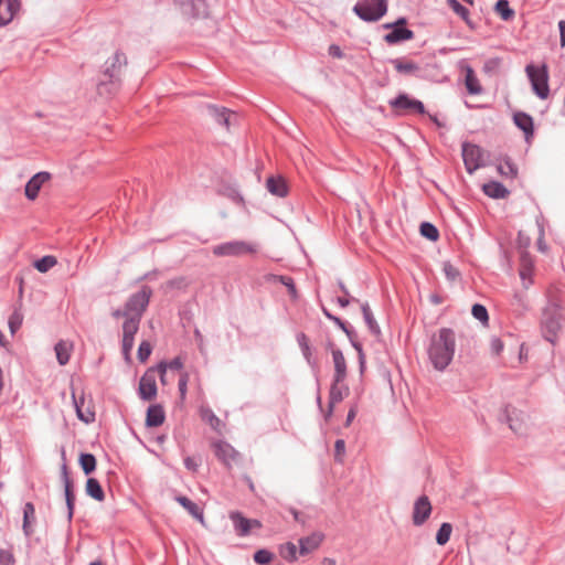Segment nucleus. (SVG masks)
Masks as SVG:
<instances>
[{
	"mask_svg": "<svg viewBox=\"0 0 565 565\" xmlns=\"http://www.w3.org/2000/svg\"><path fill=\"white\" fill-rule=\"evenodd\" d=\"M455 350V331L450 328H441L431 335L427 347V355L434 369L441 372L451 363Z\"/></svg>",
	"mask_w": 565,
	"mask_h": 565,
	"instance_id": "obj_1",
	"label": "nucleus"
},
{
	"mask_svg": "<svg viewBox=\"0 0 565 565\" xmlns=\"http://www.w3.org/2000/svg\"><path fill=\"white\" fill-rule=\"evenodd\" d=\"M127 65V57L122 52L116 51L104 64L97 92L100 96L108 97L120 87L122 70Z\"/></svg>",
	"mask_w": 565,
	"mask_h": 565,
	"instance_id": "obj_2",
	"label": "nucleus"
},
{
	"mask_svg": "<svg viewBox=\"0 0 565 565\" xmlns=\"http://www.w3.org/2000/svg\"><path fill=\"white\" fill-rule=\"evenodd\" d=\"M258 248L257 243L234 239L213 246L212 253L217 257H241L247 254H256Z\"/></svg>",
	"mask_w": 565,
	"mask_h": 565,
	"instance_id": "obj_3",
	"label": "nucleus"
},
{
	"mask_svg": "<svg viewBox=\"0 0 565 565\" xmlns=\"http://www.w3.org/2000/svg\"><path fill=\"white\" fill-rule=\"evenodd\" d=\"M525 73L530 79L534 94L541 99H546L550 94L547 66L545 64L541 66L527 64Z\"/></svg>",
	"mask_w": 565,
	"mask_h": 565,
	"instance_id": "obj_4",
	"label": "nucleus"
},
{
	"mask_svg": "<svg viewBox=\"0 0 565 565\" xmlns=\"http://www.w3.org/2000/svg\"><path fill=\"white\" fill-rule=\"evenodd\" d=\"M353 11L363 21L375 22L387 12V0H360Z\"/></svg>",
	"mask_w": 565,
	"mask_h": 565,
	"instance_id": "obj_5",
	"label": "nucleus"
},
{
	"mask_svg": "<svg viewBox=\"0 0 565 565\" xmlns=\"http://www.w3.org/2000/svg\"><path fill=\"white\" fill-rule=\"evenodd\" d=\"M462 159L466 170L470 174L486 164L484 151L470 142L462 143Z\"/></svg>",
	"mask_w": 565,
	"mask_h": 565,
	"instance_id": "obj_6",
	"label": "nucleus"
},
{
	"mask_svg": "<svg viewBox=\"0 0 565 565\" xmlns=\"http://www.w3.org/2000/svg\"><path fill=\"white\" fill-rule=\"evenodd\" d=\"M151 294V288L143 286L139 291L129 297L125 306L131 317H138L141 320L142 313L149 305Z\"/></svg>",
	"mask_w": 565,
	"mask_h": 565,
	"instance_id": "obj_7",
	"label": "nucleus"
},
{
	"mask_svg": "<svg viewBox=\"0 0 565 565\" xmlns=\"http://www.w3.org/2000/svg\"><path fill=\"white\" fill-rule=\"evenodd\" d=\"M140 319L138 317H128L122 324L121 351L125 360L130 359V353L135 344V335L139 330Z\"/></svg>",
	"mask_w": 565,
	"mask_h": 565,
	"instance_id": "obj_8",
	"label": "nucleus"
},
{
	"mask_svg": "<svg viewBox=\"0 0 565 565\" xmlns=\"http://www.w3.org/2000/svg\"><path fill=\"white\" fill-rule=\"evenodd\" d=\"M405 23L406 20L404 18H401L399 20H397V22L393 24H385V28H393V30L390 33L385 34L384 40L388 44H396L403 41L412 40L414 38V32L403 26Z\"/></svg>",
	"mask_w": 565,
	"mask_h": 565,
	"instance_id": "obj_9",
	"label": "nucleus"
},
{
	"mask_svg": "<svg viewBox=\"0 0 565 565\" xmlns=\"http://www.w3.org/2000/svg\"><path fill=\"white\" fill-rule=\"evenodd\" d=\"M431 503L427 495H420L413 507L412 521L415 526H422L430 516Z\"/></svg>",
	"mask_w": 565,
	"mask_h": 565,
	"instance_id": "obj_10",
	"label": "nucleus"
},
{
	"mask_svg": "<svg viewBox=\"0 0 565 565\" xmlns=\"http://www.w3.org/2000/svg\"><path fill=\"white\" fill-rule=\"evenodd\" d=\"M156 372L149 369L140 379L138 394L143 401H152L157 396Z\"/></svg>",
	"mask_w": 565,
	"mask_h": 565,
	"instance_id": "obj_11",
	"label": "nucleus"
},
{
	"mask_svg": "<svg viewBox=\"0 0 565 565\" xmlns=\"http://www.w3.org/2000/svg\"><path fill=\"white\" fill-rule=\"evenodd\" d=\"M390 104L397 109L412 110L420 115L425 114L424 104L418 99L411 98L407 94H399Z\"/></svg>",
	"mask_w": 565,
	"mask_h": 565,
	"instance_id": "obj_12",
	"label": "nucleus"
},
{
	"mask_svg": "<svg viewBox=\"0 0 565 565\" xmlns=\"http://www.w3.org/2000/svg\"><path fill=\"white\" fill-rule=\"evenodd\" d=\"M61 476L64 483V494L67 507V520L71 522L74 514L75 494L73 492V484L70 478L67 466L63 463L61 469Z\"/></svg>",
	"mask_w": 565,
	"mask_h": 565,
	"instance_id": "obj_13",
	"label": "nucleus"
},
{
	"mask_svg": "<svg viewBox=\"0 0 565 565\" xmlns=\"http://www.w3.org/2000/svg\"><path fill=\"white\" fill-rule=\"evenodd\" d=\"M230 518L233 522L235 532L239 536L248 535L253 526H260L259 521L246 519L239 512H232Z\"/></svg>",
	"mask_w": 565,
	"mask_h": 565,
	"instance_id": "obj_14",
	"label": "nucleus"
},
{
	"mask_svg": "<svg viewBox=\"0 0 565 565\" xmlns=\"http://www.w3.org/2000/svg\"><path fill=\"white\" fill-rule=\"evenodd\" d=\"M216 457L227 467L237 459L238 452L228 443L218 440L213 444Z\"/></svg>",
	"mask_w": 565,
	"mask_h": 565,
	"instance_id": "obj_15",
	"label": "nucleus"
},
{
	"mask_svg": "<svg viewBox=\"0 0 565 565\" xmlns=\"http://www.w3.org/2000/svg\"><path fill=\"white\" fill-rule=\"evenodd\" d=\"M206 115L213 118L218 125L230 127L232 118L236 117V115L230 111L225 107H218L212 104L205 106Z\"/></svg>",
	"mask_w": 565,
	"mask_h": 565,
	"instance_id": "obj_16",
	"label": "nucleus"
},
{
	"mask_svg": "<svg viewBox=\"0 0 565 565\" xmlns=\"http://www.w3.org/2000/svg\"><path fill=\"white\" fill-rule=\"evenodd\" d=\"M50 177L49 172H39L34 174L25 184V196L29 200H35L41 186L49 181Z\"/></svg>",
	"mask_w": 565,
	"mask_h": 565,
	"instance_id": "obj_17",
	"label": "nucleus"
},
{
	"mask_svg": "<svg viewBox=\"0 0 565 565\" xmlns=\"http://www.w3.org/2000/svg\"><path fill=\"white\" fill-rule=\"evenodd\" d=\"M513 122L524 132L525 140L530 141L534 135L533 118L524 111H516L513 115Z\"/></svg>",
	"mask_w": 565,
	"mask_h": 565,
	"instance_id": "obj_18",
	"label": "nucleus"
},
{
	"mask_svg": "<svg viewBox=\"0 0 565 565\" xmlns=\"http://www.w3.org/2000/svg\"><path fill=\"white\" fill-rule=\"evenodd\" d=\"M19 9V0H0V26L9 24Z\"/></svg>",
	"mask_w": 565,
	"mask_h": 565,
	"instance_id": "obj_19",
	"label": "nucleus"
},
{
	"mask_svg": "<svg viewBox=\"0 0 565 565\" xmlns=\"http://www.w3.org/2000/svg\"><path fill=\"white\" fill-rule=\"evenodd\" d=\"M180 8L184 15L200 17L206 12L204 0H179Z\"/></svg>",
	"mask_w": 565,
	"mask_h": 565,
	"instance_id": "obj_20",
	"label": "nucleus"
},
{
	"mask_svg": "<svg viewBox=\"0 0 565 565\" xmlns=\"http://www.w3.org/2000/svg\"><path fill=\"white\" fill-rule=\"evenodd\" d=\"M542 324L545 339L554 343L556 333L561 328L559 318L555 313H545Z\"/></svg>",
	"mask_w": 565,
	"mask_h": 565,
	"instance_id": "obj_21",
	"label": "nucleus"
},
{
	"mask_svg": "<svg viewBox=\"0 0 565 565\" xmlns=\"http://www.w3.org/2000/svg\"><path fill=\"white\" fill-rule=\"evenodd\" d=\"M323 540V534L315 532L306 537L299 540V552L301 555L309 554L317 550Z\"/></svg>",
	"mask_w": 565,
	"mask_h": 565,
	"instance_id": "obj_22",
	"label": "nucleus"
},
{
	"mask_svg": "<svg viewBox=\"0 0 565 565\" xmlns=\"http://www.w3.org/2000/svg\"><path fill=\"white\" fill-rule=\"evenodd\" d=\"M332 358L334 364L333 379L335 382H343L347 377V362L344 355L341 350L335 349L332 350Z\"/></svg>",
	"mask_w": 565,
	"mask_h": 565,
	"instance_id": "obj_23",
	"label": "nucleus"
},
{
	"mask_svg": "<svg viewBox=\"0 0 565 565\" xmlns=\"http://www.w3.org/2000/svg\"><path fill=\"white\" fill-rule=\"evenodd\" d=\"M504 419L508 422L509 427L514 433H521L523 427L524 414L515 408L507 407L504 409Z\"/></svg>",
	"mask_w": 565,
	"mask_h": 565,
	"instance_id": "obj_24",
	"label": "nucleus"
},
{
	"mask_svg": "<svg viewBox=\"0 0 565 565\" xmlns=\"http://www.w3.org/2000/svg\"><path fill=\"white\" fill-rule=\"evenodd\" d=\"M166 418L164 411L161 405H150L147 411L146 425L148 427H158L163 424Z\"/></svg>",
	"mask_w": 565,
	"mask_h": 565,
	"instance_id": "obj_25",
	"label": "nucleus"
},
{
	"mask_svg": "<svg viewBox=\"0 0 565 565\" xmlns=\"http://www.w3.org/2000/svg\"><path fill=\"white\" fill-rule=\"evenodd\" d=\"M342 382H335L333 379L331 388H330V402H329V411L328 415L330 416L333 411L334 404L341 402L344 396L348 394L349 388L344 385H341Z\"/></svg>",
	"mask_w": 565,
	"mask_h": 565,
	"instance_id": "obj_26",
	"label": "nucleus"
},
{
	"mask_svg": "<svg viewBox=\"0 0 565 565\" xmlns=\"http://www.w3.org/2000/svg\"><path fill=\"white\" fill-rule=\"evenodd\" d=\"M175 501L180 503L194 519L204 524V515L202 509L184 495L175 497Z\"/></svg>",
	"mask_w": 565,
	"mask_h": 565,
	"instance_id": "obj_27",
	"label": "nucleus"
},
{
	"mask_svg": "<svg viewBox=\"0 0 565 565\" xmlns=\"http://www.w3.org/2000/svg\"><path fill=\"white\" fill-rule=\"evenodd\" d=\"M486 195L492 199H504L509 195V190L498 181H490L482 186Z\"/></svg>",
	"mask_w": 565,
	"mask_h": 565,
	"instance_id": "obj_28",
	"label": "nucleus"
},
{
	"mask_svg": "<svg viewBox=\"0 0 565 565\" xmlns=\"http://www.w3.org/2000/svg\"><path fill=\"white\" fill-rule=\"evenodd\" d=\"M391 64L398 73L405 75H416L420 70L418 64L405 58H393Z\"/></svg>",
	"mask_w": 565,
	"mask_h": 565,
	"instance_id": "obj_29",
	"label": "nucleus"
},
{
	"mask_svg": "<svg viewBox=\"0 0 565 565\" xmlns=\"http://www.w3.org/2000/svg\"><path fill=\"white\" fill-rule=\"evenodd\" d=\"M266 188L269 193L276 195L278 198H284L287 195V185L284 179L270 177L267 179Z\"/></svg>",
	"mask_w": 565,
	"mask_h": 565,
	"instance_id": "obj_30",
	"label": "nucleus"
},
{
	"mask_svg": "<svg viewBox=\"0 0 565 565\" xmlns=\"http://www.w3.org/2000/svg\"><path fill=\"white\" fill-rule=\"evenodd\" d=\"M73 344L68 341L61 340L55 344V354L60 365L68 363Z\"/></svg>",
	"mask_w": 565,
	"mask_h": 565,
	"instance_id": "obj_31",
	"label": "nucleus"
},
{
	"mask_svg": "<svg viewBox=\"0 0 565 565\" xmlns=\"http://www.w3.org/2000/svg\"><path fill=\"white\" fill-rule=\"evenodd\" d=\"M35 522V508L31 502H26L23 508V532L26 536L33 533L32 524Z\"/></svg>",
	"mask_w": 565,
	"mask_h": 565,
	"instance_id": "obj_32",
	"label": "nucleus"
},
{
	"mask_svg": "<svg viewBox=\"0 0 565 565\" xmlns=\"http://www.w3.org/2000/svg\"><path fill=\"white\" fill-rule=\"evenodd\" d=\"M200 416L203 422L207 423L211 426L212 429H214L217 433H221L223 424L210 407L202 406L200 408Z\"/></svg>",
	"mask_w": 565,
	"mask_h": 565,
	"instance_id": "obj_33",
	"label": "nucleus"
},
{
	"mask_svg": "<svg viewBox=\"0 0 565 565\" xmlns=\"http://www.w3.org/2000/svg\"><path fill=\"white\" fill-rule=\"evenodd\" d=\"M341 330L347 334V337L349 338L352 347L356 350L358 355H359L360 370H361V372H363L364 364H365V356H364L361 343H359L355 340V332H354V330L352 328L348 327L347 323L344 324V329H341Z\"/></svg>",
	"mask_w": 565,
	"mask_h": 565,
	"instance_id": "obj_34",
	"label": "nucleus"
},
{
	"mask_svg": "<svg viewBox=\"0 0 565 565\" xmlns=\"http://www.w3.org/2000/svg\"><path fill=\"white\" fill-rule=\"evenodd\" d=\"M361 310L363 313L364 321H365L367 328L370 329V331L374 334H379L381 332V330H380V327L373 316V312H372L369 303L362 302Z\"/></svg>",
	"mask_w": 565,
	"mask_h": 565,
	"instance_id": "obj_35",
	"label": "nucleus"
},
{
	"mask_svg": "<svg viewBox=\"0 0 565 565\" xmlns=\"http://www.w3.org/2000/svg\"><path fill=\"white\" fill-rule=\"evenodd\" d=\"M86 493L97 501H103L105 499L104 490L99 481L95 478L87 479Z\"/></svg>",
	"mask_w": 565,
	"mask_h": 565,
	"instance_id": "obj_36",
	"label": "nucleus"
},
{
	"mask_svg": "<svg viewBox=\"0 0 565 565\" xmlns=\"http://www.w3.org/2000/svg\"><path fill=\"white\" fill-rule=\"evenodd\" d=\"M297 342L307 363L311 366H315L316 361L312 359L311 348L309 345L307 335L305 333L297 334Z\"/></svg>",
	"mask_w": 565,
	"mask_h": 565,
	"instance_id": "obj_37",
	"label": "nucleus"
},
{
	"mask_svg": "<svg viewBox=\"0 0 565 565\" xmlns=\"http://www.w3.org/2000/svg\"><path fill=\"white\" fill-rule=\"evenodd\" d=\"M452 533V525L448 522H445L440 525L436 534V543L438 545H445L450 540Z\"/></svg>",
	"mask_w": 565,
	"mask_h": 565,
	"instance_id": "obj_38",
	"label": "nucleus"
},
{
	"mask_svg": "<svg viewBox=\"0 0 565 565\" xmlns=\"http://www.w3.org/2000/svg\"><path fill=\"white\" fill-rule=\"evenodd\" d=\"M23 322V313L20 309H14L8 319V327L12 335L21 328Z\"/></svg>",
	"mask_w": 565,
	"mask_h": 565,
	"instance_id": "obj_39",
	"label": "nucleus"
},
{
	"mask_svg": "<svg viewBox=\"0 0 565 565\" xmlns=\"http://www.w3.org/2000/svg\"><path fill=\"white\" fill-rule=\"evenodd\" d=\"M79 465L85 475H90L96 469V458L92 454H82Z\"/></svg>",
	"mask_w": 565,
	"mask_h": 565,
	"instance_id": "obj_40",
	"label": "nucleus"
},
{
	"mask_svg": "<svg viewBox=\"0 0 565 565\" xmlns=\"http://www.w3.org/2000/svg\"><path fill=\"white\" fill-rule=\"evenodd\" d=\"M495 11L504 21H509L514 17V11L510 8L508 0H499L495 3Z\"/></svg>",
	"mask_w": 565,
	"mask_h": 565,
	"instance_id": "obj_41",
	"label": "nucleus"
},
{
	"mask_svg": "<svg viewBox=\"0 0 565 565\" xmlns=\"http://www.w3.org/2000/svg\"><path fill=\"white\" fill-rule=\"evenodd\" d=\"M419 231L420 234L429 241H436L439 236L437 227L429 222H423Z\"/></svg>",
	"mask_w": 565,
	"mask_h": 565,
	"instance_id": "obj_42",
	"label": "nucleus"
},
{
	"mask_svg": "<svg viewBox=\"0 0 565 565\" xmlns=\"http://www.w3.org/2000/svg\"><path fill=\"white\" fill-rule=\"evenodd\" d=\"M55 265H56V258L54 256H44L34 263V267L40 273H46Z\"/></svg>",
	"mask_w": 565,
	"mask_h": 565,
	"instance_id": "obj_43",
	"label": "nucleus"
},
{
	"mask_svg": "<svg viewBox=\"0 0 565 565\" xmlns=\"http://www.w3.org/2000/svg\"><path fill=\"white\" fill-rule=\"evenodd\" d=\"M466 87L470 94L476 95L481 93L479 82L470 68L468 70V74L466 76Z\"/></svg>",
	"mask_w": 565,
	"mask_h": 565,
	"instance_id": "obj_44",
	"label": "nucleus"
},
{
	"mask_svg": "<svg viewBox=\"0 0 565 565\" xmlns=\"http://www.w3.org/2000/svg\"><path fill=\"white\" fill-rule=\"evenodd\" d=\"M498 172L503 177L514 178L518 173V169L510 160H505L498 166Z\"/></svg>",
	"mask_w": 565,
	"mask_h": 565,
	"instance_id": "obj_45",
	"label": "nucleus"
},
{
	"mask_svg": "<svg viewBox=\"0 0 565 565\" xmlns=\"http://www.w3.org/2000/svg\"><path fill=\"white\" fill-rule=\"evenodd\" d=\"M471 313L475 319L479 320L482 323H487L489 320L488 310L483 305L475 303L472 306Z\"/></svg>",
	"mask_w": 565,
	"mask_h": 565,
	"instance_id": "obj_46",
	"label": "nucleus"
},
{
	"mask_svg": "<svg viewBox=\"0 0 565 565\" xmlns=\"http://www.w3.org/2000/svg\"><path fill=\"white\" fill-rule=\"evenodd\" d=\"M443 271L449 281H455L460 277V271L449 262H444Z\"/></svg>",
	"mask_w": 565,
	"mask_h": 565,
	"instance_id": "obj_47",
	"label": "nucleus"
},
{
	"mask_svg": "<svg viewBox=\"0 0 565 565\" xmlns=\"http://www.w3.org/2000/svg\"><path fill=\"white\" fill-rule=\"evenodd\" d=\"M152 352V347L148 341H142L138 348V360L145 363Z\"/></svg>",
	"mask_w": 565,
	"mask_h": 565,
	"instance_id": "obj_48",
	"label": "nucleus"
},
{
	"mask_svg": "<svg viewBox=\"0 0 565 565\" xmlns=\"http://www.w3.org/2000/svg\"><path fill=\"white\" fill-rule=\"evenodd\" d=\"M273 556V553L268 550H258L254 554V561L257 564L265 565L271 562Z\"/></svg>",
	"mask_w": 565,
	"mask_h": 565,
	"instance_id": "obj_49",
	"label": "nucleus"
},
{
	"mask_svg": "<svg viewBox=\"0 0 565 565\" xmlns=\"http://www.w3.org/2000/svg\"><path fill=\"white\" fill-rule=\"evenodd\" d=\"M448 6L454 10L455 13H457L460 18L463 20L468 19L469 11L467 8H465L460 2L457 0H447Z\"/></svg>",
	"mask_w": 565,
	"mask_h": 565,
	"instance_id": "obj_50",
	"label": "nucleus"
},
{
	"mask_svg": "<svg viewBox=\"0 0 565 565\" xmlns=\"http://www.w3.org/2000/svg\"><path fill=\"white\" fill-rule=\"evenodd\" d=\"M285 559L295 561L297 558V546L294 543H287L281 550Z\"/></svg>",
	"mask_w": 565,
	"mask_h": 565,
	"instance_id": "obj_51",
	"label": "nucleus"
},
{
	"mask_svg": "<svg viewBox=\"0 0 565 565\" xmlns=\"http://www.w3.org/2000/svg\"><path fill=\"white\" fill-rule=\"evenodd\" d=\"M276 279L281 282L284 286L287 287L289 294L291 297H296L297 296V290H296V286L294 284V280L291 277L289 276H277Z\"/></svg>",
	"mask_w": 565,
	"mask_h": 565,
	"instance_id": "obj_52",
	"label": "nucleus"
},
{
	"mask_svg": "<svg viewBox=\"0 0 565 565\" xmlns=\"http://www.w3.org/2000/svg\"><path fill=\"white\" fill-rule=\"evenodd\" d=\"M188 382H189V374L186 372H183L180 375L179 383H178V388H179L181 399H184L186 396Z\"/></svg>",
	"mask_w": 565,
	"mask_h": 565,
	"instance_id": "obj_53",
	"label": "nucleus"
},
{
	"mask_svg": "<svg viewBox=\"0 0 565 565\" xmlns=\"http://www.w3.org/2000/svg\"><path fill=\"white\" fill-rule=\"evenodd\" d=\"M77 417L79 420L89 424L95 420V413L89 407L86 409H77Z\"/></svg>",
	"mask_w": 565,
	"mask_h": 565,
	"instance_id": "obj_54",
	"label": "nucleus"
},
{
	"mask_svg": "<svg viewBox=\"0 0 565 565\" xmlns=\"http://www.w3.org/2000/svg\"><path fill=\"white\" fill-rule=\"evenodd\" d=\"M14 556L9 550H0V565H13Z\"/></svg>",
	"mask_w": 565,
	"mask_h": 565,
	"instance_id": "obj_55",
	"label": "nucleus"
},
{
	"mask_svg": "<svg viewBox=\"0 0 565 565\" xmlns=\"http://www.w3.org/2000/svg\"><path fill=\"white\" fill-rule=\"evenodd\" d=\"M322 312L323 315L329 319L331 320L332 322H334L340 329H344V324L345 322L342 321L339 317L332 315L331 312H329L328 309H326L324 307L322 308Z\"/></svg>",
	"mask_w": 565,
	"mask_h": 565,
	"instance_id": "obj_56",
	"label": "nucleus"
},
{
	"mask_svg": "<svg viewBox=\"0 0 565 565\" xmlns=\"http://www.w3.org/2000/svg\"><path fill=\"white\" fill-rule=\"evenodd\" d=\"M182 367H183V362L179 356L174 358L169 363H167V370L170 369V370H174V371H180V370H182Z\"/></svg>",
	"mask_w": 565,
	"mask_h": 565,
	"instance_id": "obj_57",
	"label": "nucleus"
},
{
	"mask_svg": "<svg viewBox=\"0 0 565 565\" xmlns=\"http://www.w3.org/2000/svg\"><path fill=\"white\" fill-rule=\"evenodd\" d=\"M329 54L335 58H342L343 52L339 45L332 44L329 46Z\"/></svg>",
	"mask_w": 565,
	"mask_h": 565,
	"instance_id": "obj_58",
	"label": "nucleus"
},
{
	"mask_svg": "<svg viewBox=\"0 0 565 565\" xmlns=\"http://www.w3.org/2000/svg\"><path fill=\"white\" fill-rule=\"evenodd\" d=\"M491 349L494 353L499 354L503 349V343L499 338H493L491 340Z\"/></svg>",
	"mask_w": 565,
	"mask_h": 565,
	"instance_id": "obj_59",
	"label": "nucleus"
},
{
	"mask_svg": "<svg viewBox=\"0 0 565 565\" xmlns=\"http://www.w3.org/2000/svg\"><path fill=\"white\" fill-rule=\"evenodd\" d=\"M558 29H559V43L561 46H565V20H561L558 22Z\"/></svg>",
	"mask_w": 565,
	"mask_h": 565,
	"instance_id": "obj_60",
	"label": "nucleus"
},
{
	"mask_svg": "<svg viewBox=\"0 0 565 565\" xmlns=\"http://www.w3.org/2000/svg\"><path fill=\"white\" fill-rule=\"evenodd\" d=\"M350 301H356V302H358L359 300H358V299H355V298L350 299V298H349V296H345V295H344L343 297H338V298H337V303H338L340 307H342V308L348 307V306H349V303H350Z\"/></svg>",
	"mask_w": 565,
	"mask_h": 565,
	"instance_id": "obj_61",
	"label": "nucleus"
},
{
	"mask_svg": "<svg viewBox=\"0 0 565 565\" xmlns=\"http://www.w3.org/2000/svg\"><path fill=\"white\" fill-rule=\"evenodd\" d=\"M337 456L343 455L345 451V443L342 439H338L334 444Z\"/></svg>",
	"mask_w": 565,
	"mask_h": 565,
	"instance_id": "obj_62",
	"label": "nucleus"
},
{
	"mask_svg": "<svg viewBox=\"0 0 565 565\" xmlns=\"http://www.w3.org/2000/svg\"><path fill=\"white\" fill-rule=\"evenodd\" d=\"M113 316L114 318L116 319H119V318H125V320L128 318V317H131V315L129 313V311L127 310V308L125 307L124 310L121 309H117L113 312Z\"/></svg>",
	"mask_w": 565,
	"mask_h": 565,
	"instance_id": "obj_63",
	"label": "nucleus"
},
{
	"mask_svg": "<svg viewBox=\"0 0 565 565\" xmlns=\"http://www.w3.org/2000/svg\"><path fill=\"white\" fill-rule=\"evenodd\" d=\"M158 371L160 373V380L162 382V384H166V372H167V363L166 362H161L158 364Z\"/></svg>",
	"mask_w": 565,
	"mask_h": 565,
	"instance_id": "obj_64",
	"label": "nucleus"
}]
</instances>
